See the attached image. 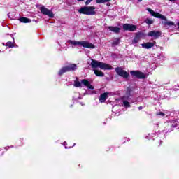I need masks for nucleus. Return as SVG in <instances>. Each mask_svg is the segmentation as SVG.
<instances>
[{"label":"nucleus","instance_id":"10","mask_svg":"<svg viewBox=\"0 0 179 179\" xmlns=\"http://www.w3.org/2000/svg\"><path fill=\"white\" fill-rule=\"evenodd\" d=\"M130 74L135 78H138V79H145L146 74L140 71H131Z\"/></svg>","mask_w":179,"mask_h":179},{"label":"nucleus","instance_id":"28","mask_svg":"<svg viewBox=\"0 0 179 179\" xmlns=\"http://www.w3.org/2000/svg\"><path fill=\"white\" fill-rule=\"evenodd\" d=\"M176 126H173V128H176Z\"/></svg>","mask_w":179,"mask_h":179},{"label":"nucleus","instance_id":"13","mask_svg":"<svg viewBox=\"0 0 179 179\" xmlns=\"http://www.w3.org/2000/svg\"><path fill=\"white\" fill-rule=\"evenodd\" d=\"M141 33L136 34L134 38L132 40V42H131V44H133L134 47L138 46V43H139L141 40Z\"/></svg>","mask_w":179,"mask_h":179},{"label":"nucleus","instance_id":"11","mask_svg":"<svg viewBox=\"0 0 179 179\" xmlns=\"http://www.w3.org/2000/svg\"><path fill=\"white\" fill-rule=\"evenodd\" d=\"M123 30L126 31H135L136 26L131 24H123Z\"/></svg>","mask_w":179,"mask_h":179},{"label":"nucleus","instance_id":"7","mask_svg":"<svg viewBox=\"0 0 179 179\" xmlns=\"http://www.w3.org/2000/svg\"><path fill=\"white\" fill-rule=\"evenodd\" d=\"M40 11L42 15H45V16H48V17H50V19H52L54 17V13L52 12V10H50L44 6H41L40 7Z\"/></svg>","mask_w":179,"mask_h":179},{"label":"nucleus","instance_id":"6","mask_svg":"<svg viewBox=\"0 0 179 179\" xmlns=\"http://www.w3.org/2000/svg\"><path fill=\"white\" fill-rule=\"evenodd\" d=\"M82 84L84 85V86H86L87 89H90L91 90H93L94 89V87L90 84V82L86 79H83L81 80V83L79 81H75L74 86L75 87H80L82 86Z\"/></svg>","mask_w":179,"mask_h":179},{"label":"nucleus","instance_id":"25","mask_svg":"<svg viewBox=\"0 0 179 179\" xmlns=\"http://www.w3.org/2000/svg\"><path fill=\"white\" fill-rule=\"evenodd\" d=\"M78 2H82V1H85V0H77Z\"/></svg>","mask_w":179,"mask_h":179},{"label":"nucleus","instance_id":"9","mask_svg":"<svg viewBox=\"0 0 179 179\" xmlns=\"http://www.w3.org/2000/svg\"><path fill=\"white\" fill-rule=\"evenodd\" d=\"M115 71L119 76H121L122 78H124V79H128V77L129 76V73L127 72V71L124 70L121 67H117L115 69Z\"/></svg>","mask_w":179,"mask_h":179},{"label":"nucleus","instance_id":"21","mask_svg":"<svg viewBox=\"0 0 179 179\" xmlns=\"http://www.w3.org/2000/svg\"><path fill=\"white\" fill-rule=\"evenodd\" d=\"M157 115H161V117H164L166 115L163 112H159Z\"/></svg>","mask_w":179,"mask_h":179},{"label":"nucleus","instance_id":"20","mask_svg":"<svg viewBox=\"0 0 179 179\" xmlns=\"http://www.w3.org/2000/svg\"><path fill=\"white\" fill-rule=\"evenodd\" d=\"M145 22L147 24H153V20H152L151 19H146Z\"/></svg>","mask_w":179,"mask_h":179},{"label":"nucleus","instance_id":"30","mask_svg":"<svg viewBox=\"0 0 179 179\" xmlns=\"http://www.w3.org/2000/svg\"><path fill=\"white\" fill-rule=\"evenodd\" d=\"M65 149H68V148H67V147H65Z\"/></svg>","mask_w":179,"mask_h":179},{"label":"nucleus","instance_id":"26","mask_svg":"<svg viewBox=\"0 0 179 179\" xmlns=\"http://www.w3.org/2000/svg\"><path fill=\"white\" fill-rule=\"evenodd\" d=\"M65 145H66V142H64V146H65Z\"/></svg>","mask_w":179,"mask_h":179},{"label":"nucleus","instance_id":"5","mask_svg":"<svg viewBox=\"0 0 179 179\" xmlns=\"http://www.w3.org/2000/svg\"><path fill=\"white\" fill-rule=\"evenodd\" d=\"M122 106L123 107H125V108H129V107H131V104H129V101H131V88L127 87L126 94L122 97Z\"/></svg>","mask_w":179,"mask_h":179},{"label":"nucleus","instance_id":"27","mask_svg":"<svg viewBox=\"0 0 179 179\" xmlns=\"http://www.w3.org/2000/svg\"><path fill=\"white\" fill-rule=\"evenodd\" d=\"M138 2H142V0H138Z\"/></svg>","mask_w":179,"mask_h":179},{"label":"nucleus","instance_id":"32","mask_svg":"<svg viewBox=\"0 0 179 179\" xmlns=\"http://www.w3.org/2000/svg\"><path fill=\"white\" fill-rule=\"evenodd\" d=\"M79 99H80V97H78Z\"/></svg>","mask_w":179,"mask_h":179},{"label":"nucleus","instance_id":"8","mask_svg":"<svg viewBox=\"0 0 179 179\" xmlns=\"http://www.w3.org/2000/svg\"><path fill=\"white\" fill-rule=\"evenodd\" d=\"M78 68V66L75 64H71L67 66L63 67L60 71H59V75H64L65 72H69V71H75Z\"/></svg>","mask_w":179,"mask_h":179},{"label":"nucleus","instance_id":"1","mask_svg":"<svg viewBox=\"0 0 179 179\" xmlns=\"http://www.w3.org/2000/svg\"><path fill=\"white\" fill-rule=\"evenodd\" d=\"M92 68L94 69V73L96 76L103 77L104 76V73H103L100 70H97V68H100L103 71H111L113 69V66L110 64H106L104 62H99L97 60H94L93 59H91L90 64Z\"/></svg>","mask_w":179,"mask_h":179},{"label":"nucleus","instance_id":"22","mask_svg":"<svg viewBox=\"0 0 179 179\" xmlns=\"http://www.w3.org/2000/svg\"><path fill=\"white\" fill-rule=\"evenodd\" d=\"M93 0H87L85 2V5H89Z\"/></svg>","mask_w":179,"mask_h":179},{"label":"nucleus","instance_id":"29","mask_svg":"<svg viewBox=\"0 0 179 179\" xmlns=\"http://www.w3.org/2000/svg\"><path fill=\"white\" fill-rule=\"evenodd\" d=\"M3 45H5V43H3Z\"/></svg>","mask_w":179,"mask_h":179},{"label":"nucleus","instance_id":"31","mask_svg":"<svg viewBox=\"0 0 179 179\" xmlns=\"http://www.w3.org/2000/svg\"><path fill=\"white\" fill-rule=\"evenodd\" d=\"M75 145H76V144L74 143L73 146H75Z\"/></svg>","mask_w":179,"mask_h":179},{"label":"nucleus","instance_id":"14","mask_svg":"<svg viewBox=\"0 0 179 179\" xmlns=\"http://www.w3.org/2000/svg\"><path fill=\"white\" fill-rule=\"evenodd\" d=\"M161 35L162 33L160 31H151L148 33L149 37H154L155 38H158Z\"/></svg>","mask_w":179,"mask_h":179},{"label":"nucleus","instance_id":"23","mask_svg":"<svg viewBox=\"0 0 179 179\" xmlns=\"http://www.w3.org/2000/svg\"><path fill=\"white\" fill-rule=\"evenodd\" d=\"M88 94H96V91H92L91 92H88Z\"/></svg>","mask_w":179,"mask_h":179},{"label":"nucleus","instance_id":"4","mask_svg":"<svg viewBox=\"0 0 179 179\" xmlns=\"http://www.w3.org/2000/svg\"><path fill=\"white\" fill-rule=\"evenodd\" d=\"M96 7L94 6H85L78 10L79 13L87 15L88 16H93L96 15Z\"/></svg>","mask_w":179,"mask_h":179},{"label":"nucleus","instance_id":"12","mask_svg":"<svg viewBox=\"0 0 179 179\" xmlns=\"http://www.w3.org/2000/svg\"><path fill=\"white\" fill-rule=\"evenodd\" d=\"M155 44H156V42H147L141 44V47L143 48H145V50H149L153 47H155Z\"/></svg>","mask_w":179,"mask_h":179},{"label":"nucleus","instance_id":"17","mask_svg":"<svg viewBox=\"0 0 179 179\" xmlns=\"http://www.w3.org/2000/svg\"><path fill=\"white\" fill-rule=\"evenodd\" d=\"M19 20L21 23H30L31 22V20L27 17H20Z\"/></svg>","mask_w":179,"mask_h":179},{"label":"nucleus","instance_id":"33","mask_svg":"<svg viewBox=\"0 0 179 179\" xmlns=\"http://www.w3.org/2000/svg\"><path fill=\"white\" fill-rule=\"evenodd\" d=\"M178 87H179V85H178Z\"/></svg>","mask_w":179,"mask_h":179},{"label":"nucleus","instance_id":"2","mask_svg":"<svg viewBox=\"0 0 179 179\" xmlns=\"http://www.w3.org/2000/svg\"><path fill=\"white\" fill-rule=\"evenodd\" d=\"M147 10L150 13V15H152V16H154V17H157V19H162V20H164L162 21V23L165 26H174V22L171 21H167V19L164 15L159 13H156L150 8H147Z\"/></svg>","mask_w":179,"mask_h":179},{"label":"nucleus","instance_id":"18","mask_svg":"<svg viewBox=\"0 0 179 179\" xmlns=\"http://www.w3.org/2000/svg\"><path fill=\"white\" fill-rule=\"evenodd\" d=\"M120 43V38H115L114 39L112 45L113 47H115V45H118V44Z\"/></svg>","mask_w":179,"mask_h":179},{"label":"nucleus","instance_id":"24","mask_svg":"<svg viewBox=\"0 0 179 179\" xmlns=\"http://www.w3.org/2000/svg\"><path fill=\"white\" fill-rule=\"evenodd\" d=\"M143 108L142 106L138 107V110H142Z\"/></svg>","mask_w":179,"mask_h":179},{"label":"nucleus","instance_id":"19","mask_svg":"<svg viewBox=\"0 0 179 179\" xmlns=\"http://www.w3.org/2000/svg\"><path fill=\"white\" fill-rule=\"evenodd\" d=\"M6 45L7 47H9L10 48H13L14 45H13V43L9 41L6 43Z\"/></svg>","mask_w":179,"mask_h":179},{"label":"nucleus","instance_id":"15","mask_svg":"<svg viewBox=\"0 0 179 179\" xmlns=\"http://www.w3.org/2000/svg\"><path fill=\"white\" fill-rule=\"evenodd\" d=\"M108 96V93L105 92L102 94H101L100 97H99V101L101 103H104V101H106V100H107V97Z\"/></svg>","mask_w":179,"mask_h":179},{"label":"nucleus","instance_id":"16","mask_svg":"<svg viewBox=\"0 0 179 179\" xmlns=\"http://www.w3.org/2000/svg\"><path fill=\"white\" fill-rule=\"evenodd\" d=\"M108 29L113 33H120V31H121V28L117 27H108Z\"/></svg>","mask_w":179,"mask_h":179},{"label":"nucleus","instance_id":"3","mask_svg":"<svg viewBox=\"0 0 179 179\" xmlns=\"http://www.w3.org/2000/svg\"><path fill=\"white\" fill-rule=\"evenodd\" d=\"M69 44H71V45H78V47H83L84 48H96V46L93 45V43H90L88 41H68Z\"/></svg>","mask_w":179,"mask_h":179}]
</instances>
